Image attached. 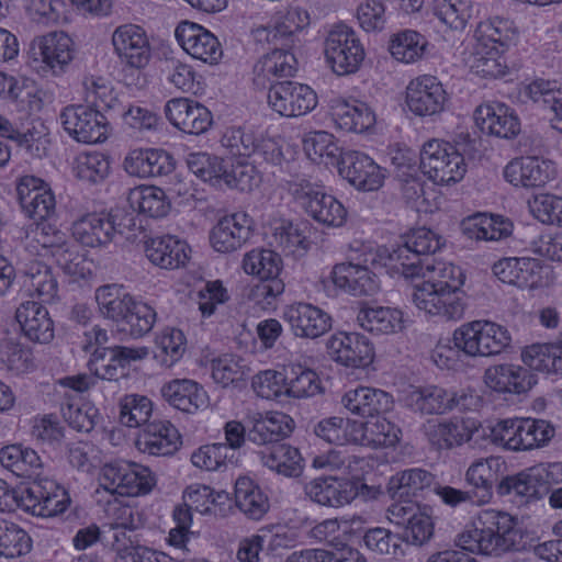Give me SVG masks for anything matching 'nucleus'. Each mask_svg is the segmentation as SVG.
I'll list each match as a JSON object with an SVG mask.
<instances>
[{
  "mask_svg": "<svg viewBox=\"0 0 562 562\" xmlns=\"http://www.w3.org/2000/svg\"><path fill=\"white\" fill-rule=\"evenodd\" d=\"M378 266L391 268L382 246L355 240L349 246L348 261L336 265L330 279L338 289L353 296L373 295L380 289L379 279L372 271Z\"/></svg>",
  "mask_w": 562,
  "mask_h": 562,
  "instance_id": "nucleus-1",
  "label": "nucleus"
},
{
  "mask_svg": "<svg viewBox=\"0 0 562 562\" xmlns=\"http://www.w3.org/2000/svg\"><path fill=\"white\" fill-rule=\"evenodd\" d=\"M70 503L67 491L56 481L33 482L22 491L11 487L0 479V512L20 508L38 517L63 514Z\"/></svg>",
  "mask_w": 562,
  "mask_h": 562,
  "instance_id": "nucleus-2",
  "label": "nucleus"
},
{
  "mask_svg": "<svg viewBox=\"0 0 562 562\" xmlns=\"http://www.w3.org/2000/svg\"><path fill=\"white\" fill-rule=\"evenodd\" d=\"M95 301L100 313L116 323L120 329L131 336L147 334L156 321V312L146 303L137 302L116 284H106L97 289Z\"/></svg>",
  "mask_w": 562,
  "mask_h": 562,
  "instance_id": "nucleus-3",
  "label": "nucleus"
},
{
  "mask_svg": "<svg viewBox=\"0 0 562 562\" xmlns=\"http://www.w3.org/2000/svg\"><path fill=\"white\" fill-rule=\"evenodd\" d=\"M555 435L554 426L539 418H507L491 427V441L508 451H529L547 446Z\"/></svg>",
  "mask_w": 562,
  "mask_h": 562,
  "instance_id": "nucleus-4",
  "label": "nucleus"
},
{
  "mask_svg": "<svg viewBox=\"0 0 562 562\" xmlns=\"http://www.w3.org/2000/svg\"><path fill=\"white\" fill-rule=\"evenodd\" d=\"M513 528L512 517L502 512L483 510L475 522L458 536L457 544L464 551L498 555L505 551L504 536Z\"/></svg>",
  "mask_w": 562,
  "mask_h": 562,
  "instance_id": "nucleus-5",
  "label": "nucleus"
},
{
  "mask_svg": "<svg viewBox=\"0 0 562 562\" xmlns=\"http://www.w3.org/2000/svg\"><path fill=\"white\" fill-rule=\"evenodd\" d=\"M452 342L469 358L497 356L510 347L508 329L490 321H472L453 330Z\"/></svg>",
  "mask_w": 562,
  "mask_h": 562,
  "instance_id": "nucleus-6",
  "label": "nucleus"
},
{
  "mask_svg": "<svg viewBox=\"0 0 562 562\" xmlns=\"http://www.w3.org/2000/svg\"><path fill=\"white\" fill-rule=\"evenodd\" d=\"M441 237L426 227L412 231L403 245L392 249L382 246L383 254L391 262V269L403 274L405 278L419 276L424 269L425 261L422 256L432 255L442 247Z\"/></svg>",
  "mask_w": 562,
  "mask_h": 562,
  "instance_id": "nucleus-7",
  "label": "nucleus"
},
{
  "mask_svg": "<svg viewBox=\"0 0 562 562\" xmlns=\"http://www.w3.org/2000/svg\"><path fill=\"white\" fill-rule=\"evenodd\" d=\"M517 35L514 23L507 19L493 18L477 24L474 38L475 68L493 70L502 67L501 55L515 42Z\"/></svg>",
  "mask_w": 562,
  "mask_h": 562,
  "instance_id": "nucleus-8",
  "label": "nucleus"
},
{
  "mask_svg": "<svg viewBox=\"0 0 562 562\" xmlns=\"http://www.w3.org/2000/svg\"><path fill=\"white\" fill-rule=\"evenodd\" d=\"M99 485L111 495L143 496L153 491L156 476L148 467L121 460L103 465Z\"/></svg>",
  "mask_w": 562,
  "mask_h": 562,
  "instance_id": "nucleus-9",
  "label": "nucleus"
},
{
  "mask_svg": "<svg viewBox=\"0 0 562 562\" xmlns=\"http://www.w3.org/2000/svg\"><path fill=\"white\" fill-rule=\"evenodd\" d=\"M290 192L296 203L317 223L328 227H340L347 220V210L333 194L317 183L307 180L294 182Z\"/></svg>",
  "mask_w": 562,
  "mask_h": 562,
  "instance_id": "nucleus-10",
  "label": "nucleus"
},
{
  "mask_svg": "<svg viewBox=\"0 0 562 562\" xmlns=\"http://www.w3.org/2000/svg\"><path fill=\"white\" fill-rule=\"evenodd\" d=\"M420 169L434 183L449 184L463 179L467 165L453 145L431 139L420 150Z\"/></svg>",
  "mask_w": 562,
  "mask_h": 562,
  "instance_id": "nucleus-11",
  "label": "nucleus"
},
{
  "mask_svg": "<svg viewBox=\"0 0 562 562\" xmlns=\"http://www.w3.org/2000/svg\"><path fill=\"white\" fill-rule=\"evenodd\" d=\"M412 301L425 316L443 322H457L463 318L465 302L463 293H452L424 282L413 288Z\"/></svg>",
  "mask_w": 562,
  "mask_h": 562,
  "instance_id": "nucleus-12",
  "label": "nucleus"
},
{
  "mask_svg": "<svg viewBox=\"0 0 562 562\" xmlns=\"http://www.w3.org/2000/svg\"><path fill=\"white\" fill-rule=\"evenodd\" d=\"M316 92L307 85L295 81L272 83L268 92L270 108L283 117H299L317 105Z\"/></svg>",
  "mask_w": 562,
  "mask_h": 562,
  "instance_id": "nucleus-13",
  "label": "nucleus"
},
{
  "mask_svg": "<svg viewBox=\"0 0 562 562\" xmlns=\"http://www.w3.org/2000/svg\"><path fill=\"white\" fill-rule=\"evenodd\" d=\"M59 120L65 132L78 143L98 144L106 139L105 117L98 110L71 104L61 111Z\"/></svg>",
  "mask_w": 562,
  "mask_h": 562,
  "instance_id": "nucleus-14",
  "label": "nucleus"
},
{
  "mask_svg": "<svg viewBox=\"0 0 562 562\" xmlns=\"http://www.w3.org/2000/svg\"><path fill=\"white\" fill-rule=\"evenodd\" d=\"M144 526L143 514L117 498L108 501L104 506L103 533L104 542L115 550L132 544L130 533Z\"/></svg>",
  "mask_w": 562,
  "mask_h": 562,
  "instance_id": "nucleus-15",
  "label": "nucleus"
},
{
  "mask_svg": "<svg viewBox=\"0 0 562 562\" xmlns=\"http://www.w3.org/2000/svg\"><path fill=\"white\" fill-rule=\"evenodd\" d=\"M148 356L146 347H95L88 362L90 371L99 379L116 381L125 376L128 366Z\"/></svg>",
  "mask_w": 562,
  "mask_h": 562,
  "instance_id": "nucleus-16",
  "label": "nucleus"
},
{
  "mask_svg": "<svg viewBox=\"0 0 562 562\" xmlns=\"http://www.w3.org/2000/svg\"><path fill=\"white\" fill-rule=\"evenodd\" d=\"M325 56L333 70H357L364 58V49L351 27L336 24L326 37Z\"/></svg>",
  "mask_w": 562,
  "mask_h": 562,
  "instance_id": "nucleus-17",
  "label": "nucleus"
},
{
  "mask_svg": "<svg viewBox=\"0 0 562 562\" xmlns=\"http://www.w3.org/2000/svg\"><path fill=\"white\" fill-rule=\"evenodd\" d=\"M339 165V173L357 190L376 191L384 183L385 170L364 153L347 150Z\"/></svg>",
  "mask_w": 562,
  "mask_h": 562,
  "instance_id": "nucleus-18",
  "label": "nucleus"
},
{
  "mask_svg": "<svg viewBox=\"0 0 562 562\" xmlns=\"http://www.w3.org/2000/svg\"><path fill=\"white\" fill-rule=\"evenodd\" d=\"M16 193L25 215L33 220L50 221L56 213V200L47 183L35 176H23L16 184Z\"/></svg>",
  "mask_w": 562,
  "mask_h": 562,
  "instance_id": "nucleus-19",
  "label": "nucleus"
},
{
  "mask_svg": "<svg viewBox=\"0 0 562 562\" xmlns=\"http://www.w3.org/2000/svg\"><path fill=\"white\" fill-rule=\"evenodd\" d=\"M326 348L330 358L345 367L364 368L374 358L373 345L359 333H336L327 339Z\"/></svg>",
  "mask_w": 562,
  "mask_h": 562,
  "instance_id": "nucleus-20",
  "label": "nucleus"
},
{
  "mask_svg": "<svg viewBox=\"0 0 562 562\" xmlns=\"http://www.w3.org/2000/svg\"><path fill=\"white\" fill-rule=\"evenodd\" d=\"M252 232V218L245 212H236L218 220L210 233V241L215 251L228 254L240 249Z\"/></svg>",
  "mask_w": 562,
  "mask_h": 562,
  "instance_id": "nucleus-21",
  "label": "nucleus"
},
{
  "mask_svg": "<svg viewBox=\"0 0 562 562\" xmlns=\"http://www.w3.org/2000/svg\"><path fill=\"white\" fill-rule=\"evenodd\" d=\"M175 36L186 53L205 64L216 65L223 56L218 40L196 23L181 22L175 31Z\"/></svg>",
  "mask_w": 562,
  "mask_h": 562,
  "instance_id": "nucleus-22",
  "label": "nucleus"
},
{
  "mask_svg": "<svg viewBox=\"0 0 562 562\" xmlns=\"http://www.w3.org/2000/svg\"><path fill=\"white\" fill-rule=\"evenodd\" d=\"M446 100L441 82L429 74L418 76L406 87V104L415 115L437 114L442 111Z\"/></svg>",
  "mask_w": 562,
  "mask_h": 562,
  "instance_id": "nucleus-23",
  "label": "nucleus"
},
{
  "mask_svg": "<svg viewBox=\"0 0 562 562\" xmlns=\"http://www.w3.org/2000/svg\"><path fill=\"white\" fill-rule=\"evenodd\" d=\"M295 337L315 339L331 328V317L311 303L286 305L282 313Z\"/></svg>",
  "mask_w": 562,
  "mask_h": 562,
  "instance_id": "nucleus-24",
  "label": "nucleus"
},
{
  "mask_svg": "<svg viewBox=\"0 0 562 562\" xmlns=\"http://www.w3.org/2000/svg\"><path fill=\"white\" fill-rule=\"evenodd\" d=\"M117 215L111 213H90L72 224L74 238L87 247H99L111 243L116 234H123Z\"/></svg>",
  "mask_w": 562,
  "mask_h": 562,
  "instance_id": "nucleus-25",
  "label": "nucleus"
},
{
  "mask_svg": "<svg viewBox=\"0 0 562 562\" xmlns=\"http://www.w3.org/2000/svg\"><path fill=\"white\" fill-rule=\"evenodd\" d=\"M165 114L171 125L183 133L200 135L212 125V113L201 103L187 98H175L165 105Z\"/></svg>",
  "mask_w": 562,
  "mask_h": 562,
  "instance_id": "nucleus-26",
  "label": "nucleus"
},
{
  "mask_svg": "<svg viewBox=\"0 0 562 562\" xmlns=\"http://www.w3.org/2000/svg\"><path fill=\"white\" fill-rule=\"evenodd\" d=\"M112 43L121 60L132 68H145L151 57V49L145 31L135 24L119 26Z\"/></svg>",
  "mask_w": 562,
  "mask_h": 562,
  "instance_id": "nucleus-27",
  "label": "nucleus"
},
{
  "mask_svg": "<svg viewBox=\"0 0 562 562\" xmlns=\"http://www.w3.org/2000/svg\"><path fill=\"white\" fill-rule=\"evenodd\" d=\"M555 176L552 161L537 157L526 156L512 160L504 169L506 181L515 187L540 188Z\"/></svg>",
  "mask_w": 562,
  "mask_h": 562,
  "instance_id": "nucleus-28",
  "label": "nucleus"
},
{
  "mask_svg": "<svg viewBox=\"0 0 562 562\" xmlns=\"http://www.w3.org/2000/svg\"><path fill=\"white\" fill-rule=\"evenodd\" d=\"M328 113L337 128L352 133H363L376 121L375 113L367 103L340 97L330 99Z\"/></svg>",
  "mask_w": 562,
  "mask_h": 562,
  "instance_id": "nucleus-29",
  "label": "nucleus"
},
{
  "mask_svg": "<svg viewBox=\"0 0 562 562\" xmlns=\"http://www.w3.org/2000/svg\"><path fill=\"white\" fill-rule=\"evenodd\" d=\"M531 370L512 363L492 366L484 372V382L497 393L524 394L537 384V375Z\"/></svg>",
  "mask_w": 562,
  "mask_h": 562,
  "instance_id": "nucleus-30",
  "label": "nucleus"
},
{
  "mask_svg": "<svg viewBox=\"0 0 562 562\" xmlns=\"http://www.w3.org/2000/svg\"><path fill=\"white\" fill-rule=\"evenodd\" d=\"M474 119L483 132L499 138L510 139L520 133V120L516 111L503 102L479 105Z\"/></svg>",
  "mask_w": 562,
  "mask_h": 562,
  "instance_id": "nucleus-31",
  "label": "nucleus"
},
{
  "mask_svg": "<svg viewBox=\"0 0 562 562\" xmlns=\"http://www.w3.org/2000/svg\"><path fill=\"white\" fill-rule=\"evenodd\" d=\"M74 43L64 32H49L35 37L29 49V55L34 61H41L46 67L64 68L74 58Z\"/></svg>",
  "mask_w": 562,
  "mask_h": 562,
  "instance_id": "nucleus-32",
  "label": "nucleus"
},
{
  "mask_svg": "<svg viewBox=\"0 0 562 562\" xmlns=\"http://www.w3.org/2000/svg\"><path fill=\"white\" fill-rule=\"evenodd\" d=\"M15 321L22 334L33 342L49 344L55 337V325L47 308L33 300L19 304Z\"/></svg>",
  "mask_w": 562,
  "mask_h": 562,
  "instance_id": "nucleus-33",
  "label": "nucleus"
},
{
  "mask_svg": "<svg viewBox=\"0 0 562 562\" xmlns=\"http://www.w3.org/2000/svg\"><path fill=\"white\" fill-rule=\"evenodd\" d=\"M506 470V462L501 457L491 456L472 462L465 472V482L472 487L475 504L483 505L493 497V488Z\"/></svg>",
  "mask_w": 562,
  "mask_h": 562,
  "instance_id": "nucleus-34",
  "label": "nucleus"
},
{
  "mask_svg": "<svg viewBox=\"0 0 562 562\" xmlns=\"http://www.w3.org/2000/svg\"><path fill=\"white\" fill-rule=\"evenodd\" d=\"M304 493L312 502L327 507H342L356 498V487L350 479L317 477L307 482Z\"/></svg>",
  "mask_w": 562,
  "mask_h": 562,
  "instance_id": "nucleus-35",
  "label": "nucleus"
},
{
  "mask_svg": "<svg viewBox=\"0 0 562 562\" xmlns=\"http://www.w3.org/2000/svg\"><path fill=\"white\" fill-rule=\"evenodd\" d=\"M341 405L352 415L374 417L392 409L393 397L381 389L358 386L342 395Z\"/></svg>",
  "mask_w": 562,
  "mask_h": 562,
  "instance_id": "nucleus-36",
  "label": "nucleus"
},
{
  "mask_svg": "<svg viewBox=\"0 0 562 562\" xmlns=\"http://www.w3.org/2000/svg\"><path fill=\"white\" fill-rule=\"evenodd\" d=\"M125 170L139 178L167 176L175 169L173 157L164 149L132 150L124 160Z\"/></svg>",
  "mask_w": 562,
  "mask_h": 562,
  "instance_id": "nucleus-37",
  "label": "nucleus"
},
{
  "mask_svg": "<svg viewBox=\"0 0 562 562\" xmlns=\"http://www.w3.org/2000/svg\"><path fill=\"white\" fill-rule=\"evenodd\" d=\"M162 397L175 408L193 414L209 404L206 391L190 379H175L161 387Z\"/></svg>",
  "mask_w": 562,
  "mask_h": 562,
  "instance_id": "nucleus-38",
  "label": "nucleus"
},
{
  "mask_svg": "<svg viewBox=\"0 0 562 562\" xmlns=\"http://www.w3.org/2000/svg\"><path fill=\"white\" fill-rule=\"evenodd\" d=\"M140 449L151 456H170L180 445L178 429L168 420L147 423L138 438Z\"/></svg>",
  "mask_w": 562,
  "mask_h": 562,
  "instance_id": "nucleus-39",
  "label": "nucleus"
},
{
  "mask_svg": "<svg viewBox=\"0 0 562 562\" xmlns=\"http://www.w3.org/2000/svg\"><path fill=\"white\" fill-rule=\"evenodd\" d=\"M146 257L162 269H178L189 260V245L172 235L150 239L146 244Z\"/></svg>",
  "mask_w": 562,
  "mask_h": 562,
  "instance_id": "nucleus-40",
  "label": "nucleus"
},
{
  "mask_svg": "<svg viewBox=\"0 0 562 562\" xmlns=\"http://www.w3.org/2000/svg\"><path fill=\"white\" fill-rule=\"evenodd\" d=\"M492 271L503 283L518 288H528L537 283L540 263L533 258L508 257L496 261L492 267Z\"/></svg>",
  "mask_w": 562,
  "mask_h": 562,
  "instance_id": "nucleus-41",
  "label": "nucleus"
},
{
  "mask_svg": "<svg viewBox=\"0 0 562 562\" xmlns=\"http://www.w3.org/2000/svg\"><path fill=\"white\" fill-rule=\"evenodd\" d=\"M546 481L541 468H529L517 474L504 476L496 486L499 496H513L538 499L544 488Z\"/></svg>",
  "mask_w": 562,
  "mask_h": 562,
  "instance_id": "nucleus-42",
  "label": "nucleus"
},
{
  "mask_svg": "<svg viewBox=\"0 0 562 562\" xmlns=\"http://www.w3.org/2000/svg\"><path fill=\"white\" fill-rule=\"evenodd\" d=\"M258 456L263 467L285 477L300 476L304 468L299 449L288 443L268 446Z\"/></svg>",
  "mask_w": 562,
  "mask_h": 562,
  "instance_id": "nucleus-43",
  "label": "nucleus"
},
{
  "mask_svg": "<svg viewBox=\"0 0 562 562\" xmlns=\"http://www.w3.org/2000/svg\"><path fill=\"white\" fill-rule=\"evenodd\" d=\"M293 419L283 413L258 414L248 430V439L256 445H277L292 432Z\"/></svg>",
  "mask_w": 562,
  "mask_h": 562,
  "instance_id": "nucleus-44",
  "label": "nucleus"
},
{
  "mask_svg": "<svg viewBox=\"0 0 562 562\" xmlns=\"http://www.w3.org/2000/svg\"><path fill=\"white\" fill-rule=\"evenodd\" d=\"M449 401L448 390L438 385H411L403 394L405 406L420 414H445L449 412Z\"/></svg>",
  "mask_w": 562,
  "mask_h": 562,
  "instance_id": "nucleus-45",
  "label": "nucleus"
},
{
  "mask_svg": "<svg viewBox=\"0 0 562 562\" xmlns=\"http://www.w3.org/2000/svg\"><path fill=\"white\" fill-rule=\"evenodd\" d=\"M26 247H32V254L50 255L56 258L59 250H65L69 244L66 234L58 229L50 221L34 222L26 232Z\"/></svg>",
  "mask_w": 562,
  "mask_h": 562,
  "instance_id": "nucleus-46",
  "label": "nucleus"
},
{
  "mask_svg": "<svg viewBox=\"0 0 562 562\" xmlns=\"http://www.w3.org/2000/svg\"><path fill=\"white\" fill-rule=\"evenodd\" d=\"M423 430L428 441L436 449H449L469 441L471 430L463 422L452 419L427 420Z\"/></svg>",
  "mask_w": 562,
  "mask_h": 562,
  "instance_id": "nucleus-47",
  "label": "nucleus"
},
{
  "mask_svg": "<svg viewBox=\"0 0 562 562\" xmlns=\"http://www.w3.org/2000/svg\"><path fill=\"white\" fill-rule=\"evenodd\" d=\"M376 418L353 425L356 443L367 447H393L400 440V428L380 415Z\"/></svg>",
  "mask_w": 562,
  "mask_h": 562,
  "instance_id": "nucleus-48",
  "label": "nucleus"
},
{
  "mask_svg": "<svg viewBox=\"0 0 562 562\" xmlns=\"http://www.w3.org/2000/svg\"><path fill=\"white\" fill-rule=\"evenodd\" d=\"M462 231L471 239L499 240L512 234L513 224L499 215L477 213L462 222Z\"/></svg>",
  "mask_w": 562,
  "mask_h": 562,
  "instance_id": "nucleus-49",
  "label": "nucleus"
},
{
  "mask_svg": "<svg viewBox=\"0 0 562 562\" xmlns=\"http://www.w3.org/2000/svg\"><path fill=\"white\" fill-rule=\"evenodd\" d=\"M419 276L425 279L424 283L436 285V288L442 290H449L452 293H462L461 288L465 277L462 269L452 262L426 259Z\"/></svg>",
  "mask_w": 562,
  "mask_h": 562,
  "instance_id": "nucleus-50",
  "label": "nucleus"
},
{
  "mask_svg": "<svg viewBox=\"0 0 562 562\" xmlns=\"http://www.w3.org/2000/svg\"><path fill=\"white\" fill-rule=\"evenodd\" d=\"M518 95L522 102L530 101L551 111L561 101L562 90L555 80L535 77L518 85Z\"/></svg>",
  "mask_w": 562,
  "mask_h": 562,
  "instance_id": "nucleus-51",
  "label": "nucleus"
},
{
  "mask_svg": "<svg viewBox=\"0 0 562 562\" xmlns=\"http://www.w3.org/2000/svg\"><path fill=\"white\" fill-rule=\"evenodd\" d=\"M127 201L134 211L155 218L166 216L171 206L165 191L154 186L132 189Z\"/></svg>",
  "mask_w": 562,
  "mask_h": 562,
  "instance_id": "nucleus-52",
  "label": "nucleus"
},
{
  "mask_svg": "<svg viewBox=\"0 0 562 562\" xmlns=\"http://www.w3.org/2000/svg\"><path fill=\"white\" fill-rule=\"evenodd\" d=\"M235 503L248 518L259 520L269 509L268 497L249 477H239L235 483Z\"/></svg>",
  "mask_w": 562,
  "mask_h": 562,
  "instance_id": "nucleus-53",
  "label": "nucleus"
},
{
  "mask_svg": "<svg viewBox=\"0 0 562 562\" xmlns=\"http://www.w3.org/2000/svg\"><path fill=\"white\" fill-rule=\"evenodd\" d=\"M402 312L384 306L362 307L357 322L364 330L375 334H392L402 328Z\"/></svg>",
  "mask_w": 562,
  "mask_h": 562,
  "instance_id": "nucleus-54",
  "label": "nucleus"
},
{
  "mask_svg": "<svg viewBox=\"0 0 562 562\" xmlns=\"http://www.w3.org/2000/svg\"><path fill=\"white\" fill-rule=\"evenodd\" d=\"M282 259L271 249L256 248L244 255L243 269L245 273L257 277L260 281L280 279Z\"/></svg>",
  "mask_w": 562,
  "mask_h": 562,
  "instance_id": "nucleus-55",
  "label": "nucleus"
},
{
  "mask_svg": "<svg viewBox=\"0 0 562 562\" xmlns=\"http://www.w3.org/2000/svg\"><path fill=\"white\" fill-rule=\"evenodd\" d=\"M522 362L535 371L562 374V346L535 344L521 352Z\"/></svg>",
  "mask_w": 562,
  "mask_h": 562,
  "instance_id": "nucleus-56",
  "label": "nucleus"
},
{
  "mask_svg": "<svg viewBox=\"0 0 562 562\" xmlns=\"http://www.w3.org/2000/svg\"><path fill=\"white\" fill-rule=\"evenodd\" d=\"M307 157L316 164H335L345 151L340 150L335 136L326 131H313L303 138Z\"/></svg>",
  "mask_w": 562,
  "mask_h": 562,
  "instance_id": "nucleus-57",
  "label": "nucleus"
},
{
  "mask_svg": "<svg viewBox=\"0 0 562 562\" xmlns=\"http://www.w3.org/2000/svg\"><path fill=\"white\" fill-rule=\"evenodd\" d=\"M23 285L44 303L53 302L58 292L57 280L48 267L37 261L23 271Z\"/></svg>",
  "mask_w": 562,
  "mask_h": 562,
  "instance_id": "nucleus-58",
  "label": "nucleus"
},
{
  "mask_svg": "<svg viewBox=\"0 0 562 562\" xmlns=\"http://www.w3.org/2000/svg\"><path fill=\"white\" fill-rule=\"evenodd\" d=\"M428 42L416 31L404 30L394 34L390 41V53L394 59L403 64H412L425 55Z\"/></svg>",
  "mask_w": 562,
  "mask_h": 562,
  "instance_id": "nucleus-59",
  "label": "nucleus"
},
{
  "mask_svg": "<svg viewBox=\"0 0 562 562\" xmlns=\"http://www.w3.org/2000/svg\"><path fill=\"white\" fill-rule=\"evenodd\" d=\"M32 539L18 524L0 518V557L8 559L27 554Z\"/></svg>",
  "mask_w": 562,
  "mask_h": 562,
  "instance_id": "nucleus-60",
  "label": "nucleus"
},
{
  "mask_svg": "<svg viewBox=\"0 0 562 562\" xmlns=\"http://www.w3.org/2000/svg\"><path fill=\"white\" fill-rule=\"evenodd\" d=\"M83 97L89 103L102 109H111L117 101V92L110 75L91 74L82 80Z\"/></svg>",
  "mask_w": 562,
  "mask_h": 562,
  "instance_id": "nucleus-61",
  "label": "nucleus"
},
{
  "mask_svg": "<svg viewBox=\"0 0 562 562\" xmlns=\"http://www.w3.org/2000/svg\"><path fill=\"white\" fill-rule=\"evenodd\" d=\"M286 397L305 398L312 397L322 391V383L318 374L301 366L286 367Z\"/></svg>",
  "mask_w": 562,
  "mask_h": 562,
  "instance_id": "nucleus-62",
  "label": "nucleus"
},
{
  "mask_svg": "<svg viewBox=\"0 0 562 562\" xmlns=\"http://www.w3.org/2000/svg\"><path fill=\"white\" fill-rule=\"evenodd\" d=\"M434 475L419 468L407 469L394 474L389 482V491L393 496L409 497L429 487Z\"/></svg>",
  "mask_w": 562,
  "mask_h": 562,
  "instance_id": "nucleus-63",
  "label": "nucleus"
},
{
  "mask_svg": "<svg viewBox=\"0 0 562 562\" xmlns=\"http://www.w3.org/2000/svg\"><path fill=\"white\" fill-rule=\"evenodd\" d=\"M119 407L121 424L126 427L136 428L149 423L154 404L145 395L127 394L121 398Z\"/></svg>",
  "mask_w": 562,
  "mask_h": 562,
  "instance_id": "nucleus-64",
  "label": "nucleus"
}]
</instances>
